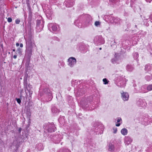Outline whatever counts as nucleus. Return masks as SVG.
Here are the masks:
<instances>
[{
    "mask_svg": "<svg viewBox=\"0 0 152 152\" xmlns=\"http://www.w3.org/2000/svg\"><path fill=\"white\" fill-rule=\"evenodd\" d=\"M27 48L26 53L28 54V56L30 57L32 55V52L33 50V48L34 46V40L31 37H29L28 40L26 41Z\"/></svg>",
    "mask_w": 152,
    "mask_h": 152,
    "instance_id": "f257e3e1",
    "label": "nucleus"
},
{
    "mask_svg": "<svg viewBox=\"0 0 152 152\" xmlns=\"http://www.w3.org/2000/svg\"><path fill=\"white\" fill-rule=\"evenodd\" d=\"M76 59L74 57H70L68 60V65L71 67H73L76 63Z\"/></svg>",
    "mask_w": 152,
    "mask_h": 152,
    "instance_id": "f03ea898",
    "label": "nucleus"
},
{
    "mask_svg": "<svg viewBox=\"0 0 152 152\" xmlns=\"http://www.w3.org/2000/svg\"><path fill=\"white\" fill-rule=\"evenodd\" d=\"M121 97L122 99L124 101H128L129 99V96L128 94L126 92H125L122 91L121 93Z\"/></svg>",
    "mask_w": 152,
    "mask_h": 152,
    "instance_id": "7ed1b4c3",
    "label": "nucleus"
},
{
    "mask_svg": "<svg viewBox=\"0 0 152 152\" xmlns=\"http://www.w3.org/2000/svg\"><path fill=\"white\" fill-rule=\"evenodd\" d=\"M24 86H25L26 88L27 89V91H28L29 96L31 95L32 93V91L30 90V89H29L28 88V87L30 88L31 86V85H28V87L27 86V80L26 79L24 80Z\"/></svg>",
    "mask_w": 152,
    "mask_h": 152,
    "instance_id": "20e7f679",
    "label": "nucleus"
},
{
    "mask_svg": "<svg viewBox=\"0 0 152 152\" xmlns=\"http://www.w3.org/2000/svg\"><path fill=\"white\" fill-rule=\"evenodd\" d=\"M56 129V127L55 126L53 123L49 124L48 127V131L49 132H54Z\"/></svg>",
    "mask_w": 152,
    "mask_h": 152,
    "instance_id": "39448f33",
    "label": "nucleus"
},
{
    "mask_svg": "<svg viewBox=\"0 0 152 152\" xmlns=\"http://www.w3.org/2000/svg\"><path fill=\"white\" fill-rule=\"evenodd\" d=\"M121 79L118 84V86L120 87H123L125 86V83L126 81L125 78L123 77Z\"/></svg>",
    "mask_w": 152,
    "mask_h": 152,
    "instance_id": "423d86ee",
    "label": "nucleus"
},
{
    "mask_svg": "<svg viewBox=\"0 0 152 152\" xmlns=\"http://www.w3.org/2000/svg\"><path fill=\"white\" fill-rule=\"evenodd\" d=\"M43 20H37V29H38V28L40 27V26H41L40 27L42 28L43 26Z\"/></svg>",
    "mask_w": 152,
    "mask_h": 152,
    "instance_id": "0eeeda50",
    "label": "nucleus"
},
{
    "mask_svg": "<svg viewBox=\"0 0 152 152\" xmlns=\"http://www.w3.org/2000/svg\"><path fill=\"white\" fill-rule=\"evenodd\" d=\"M132 141V139L129 137H126L125 140V142L126 145H128Z\"/></svg>",
    "mask_w": 152,
    "mask_h": 152,
    "instance_id": "6e6552de",
    "label": "nucleus"
},
{
    "mask_svg": "<svg viewBox=\"0 0 152 152\" xmlns=\"http://www.w3.org/2000/svg\"><path fill=\"white\" fill-rule=\"evenodd\" d=\"M48 26L49 27V29L50 27H51L52 30L53 31H55L57 30V27L55 25H53V24L50 23L48 24Z\"/></svg>",
    "mask_w": 152,
    "mask_h": 152,
    "instance_id": "1a4fd4ad",
    "label": "nucleus"
},
{
    "mask_svg": "<svg viewBox=\"0 0 152 152\" xmlns=\"http://www.w3.org/2000/svg\"><path fill=\"white\" fill-rule=\"evenodd\" d=\"M121 121V118H118L115 119V122H116V121H117L116 122V124H115L116 126H119L121 124L119 122Z\"/></svg>",
    "mask_w": 152,
    "mask_h": 152,
    "instance_id": "9d476101",
    "label": "nucleus"
},
{
    "mask_svg": "<svg viewBox=\"0 0 152 152\" xmlns=\"http://www.w3.org/2000/svg\"><path fill=\"white\" fill-rule=\"evenodd\" d=\"M114 145L111 143H110L108 145V151H112L114 150Z\"/></svg>",
    "mask_w": 152,
    "mask_h": 152,
    "instance_id": "9b49d317",
    "label": "nucleus"
},
{
    "mask_svg": "<svg viewBox=\"0 0 152 152\" xmlns=\"http://www.w3.org/2000/svg\"><path fill=\"white\" fill-rule=\"evenodd\" d=\"M52 112L53 113H57L59 112V110L55 106L52 107L51 109Z\"/></svg>",
    "mask_w": 152,
    "mask_h": 152,
    "instance_id": "f8f14e48",
    "label": "nucleus"
},
{
    "mask_svg": "<svg viewBox=\"0 0 152 152\" xmlns=\"http://www.w3.org/2000/svg\"><path fill=\"white\" fill-rule=\"evenodd\" d=\"M52 14V12L51 11H49L48 12H47L46 14V16L49 19H51Z\"/></svg>",
    "mask_w": 152,
    "mask_h": 152,
    "instance_id": "ddd939ff",
    "label": "nucleus"
},
{
    "mask_svg": "<svg viewBox=\"0 0 152 152\" xmlns=\"http://www.w3.org/2000/svg\"><path fill=\"white\" fill-rule=\"evenodd\" d=\"M127 130L125 128H123L121 130V134L124 135H126L127 134Z\"/></svg>",
    "mask_w": 152,
    "mask_h": 152,
    "instance_id": "4468645a",
    "label": "nucleus"
},
{
    "mask_svg": "<svg viewBox=\"0 0 152 152\" xmlns=\"http://www.w3.org/2000/svg\"><path fill=\"white\" fill-rule=\"evenodd\" d=\"M134 69L133 67L131 65H128L126 66V69L129 71H131Z\"/></svg>",
    "mask_w": 152,
    "mask_h": 152,
    "instance_id": "2eb2a0df",
    "label": "nucleus"
},
{
    "mask_svg": "<svg viewBox=\"0 0 152 152\" xmlns=\"http://www.w3.org/2000/svg\"><path fill=\"white\" fill-rule=\"evenodd\" d=\"M98 40L100 44H102L104 43V40L101 36L99 37Z\"/></svg>",
    "mask_w": 152,
    "mask_h": 152,
    "instance_id": "dca6fc26",
    "label": "nucleus"
},
{
    "mask_svg": "<svg viewBox=\"0 0 152 152\" xmlns=\"http://www.w3.org/2000/svg\"><path fill=\"white\" fill-rule=\"evenodd\" d=\"M109 1L111 3L110 4L114 5L116 4V3L117 1V0H109Z\"/></svg>",
    "mask_w": 152,
    "mask_h": 152,
    "instance_id": "f3484780",
    "label": "nucleus"
},
{
    "mask_svg": "<svg viewBox=\"0 0 152 152\" xmlns=\"http://www.w3.org/2000/svg\"><path fill=\"white\" fill-rule=\"evenodd\" d=\"M118 60L117 59H116L115 58H113L111 60L112 63L114 64L118 63Z\"/></svg>",
    "mask_w": 152,
    "mask_h": 152,
    "instance_id": "a211bd4d",
    "label": "nucleus"
},
{
    "mask_svg": "<svg viewBox=\"0 0 152 152\" xmlns=\"http://www.w3.org/2000/svg\"><path fill=\"white\" fill-rule=\"evenodd\" d=\"M147 90L148 91L152 90V85H150L148 86L147 87Z\"/></svg>",
    "mask_w": 152,
    "mask_h": 152,
    "instance_id": "6ab92c4d",
    "label": "nucleus"
},
{
    "mask_svg": "<svg viewBox=\"0 0 152 152\" xmlns=\"http://www.w3.org/2000/svg\"><path fill=\"white\" fill-rule=\"evenodd\" d=\"M21 49L19 48L16 51V53H18L19 55L21 54Z\"/></svg>",
    "mask_w": 152,
    "mask_h": 152,
    "instance_id": "aec40b11",
    "label": "nucleus"
},
{
    "mask_svg": "<svg viewBox=\"0 0 152 152\" xmlns=\"http://www.w3.org/2000/svg\"><path fill=\"white\" fill-rule=\"evenodd\" d=\"M103 81L104 84H107L108 83V81L106 78H104L103 79Z\"/></svg>",
    "mask_w": 152,
    "mask_h": 152,
    "instance_id": "412c9836",
    "label": "nucleus"
},
{
    "mask_svg": "<svg viewBox=\"0 0 152 152\" xmlns=\"http://www.w3.org/2000/svg\"><path fill=\"white\" fill-rule=\"evenodd\" d=\"M133 56L134 58L136 59H137L138 57V54L136 52L134 53Z\"/></svg>",
    "mask_w": 152,
    "mask_h": 152,
    "instance_id": "4be33fe9",
    "label": "nucleus"
},
{
    "mask_svg": "<svg viewBox=\"0 0 152 152\" xmlns=\"http://www.w3.org/2000/svg\"><path fill=\"white\" fill-rule=\"evenodd\" d=\"M113 133L114 134L116 133L117 131V129L116 127H113Z\"/></svg>",
    "mask_w": 152,
    "mask_h": 152,
    "instance_id": "5701e85b",
    "label": "nucleus"
},
{
    "mask_svg": "<svg viewBox=\"0 0 152 152\" xmlns=\"http://www.w3.org/2000/svg\"><path fill=\"white\" fill-rule=\"evenodd\" d=\"M115 58L117 59L118 61L119 60V55L118 54H115Z\"/></svg>",
    "mask_w": 152,
    "mask_h": 152,
    "instance_id": "b1692460",
    "label": "nucleus"
},
{
    "mask_svg": "<svg viewBox=\"0 0 152 152\" xmlns=\"http://www.w3.org/2000/svg\"><path fill=\"white\" fill-rule=\"evenodd\" d=\"M100 23L99 21H96L95 22V25L96 26H98L100 25Z\"/></svg>",
    "mask_w": 152,
    "mask_h": 152,
    "instance_id": "393cba45",
    "label": "nucleus"
},
{
    "mask_svg": "<svg viewBox=\"0 0 152 152\" xmlns=\"http://www.w3.org/2000/svg\"><path fill=\"white\" fill-rule=\"evenodd\" d=\"M60 152H70V151L68 149H64L61 150Z\"/></svg>",
    "mask_w": 152,
    "mask_h": 152,
    "instance_id": "a878e982",
    "label": "nucleus"
},
{
    "mask_svg": "<svg viewBox=\"0 0 152 152\" xmlns=\"http://www.w3.org/2000/svg\"><path fill=\"white\" fill-rule=\"evenodd\" d=\"M7 21L9 23H10L12 21V19L10 17H9L7 18Z\"/></svg>",
    "mask_w": 152,
    "mask_h": 152,
    "instance_id": "bb28decb",
    "label": "nucleus"
},
{
    "mask_svg": "<svg viewBox=\"0 0 152 152\" xmlns=\"http://www.w3.org/2000/svg\"><path fill=\"white\" fill-rule=\"evenodd\" d=\"M15 99L16 100L17 102L19 103V104H20V103H21V100L19 98H16Z\"/></svg>",
    "mask_w": 152,
    "mask_h": 152,
    "instance_id": "cd10ccee",
    "label": "nucleus"
},
{
    "mask_svg": "<svg viewBox=\"0 0 152 152\" xmlns=\"http://www.w3.org/2000/svg\"><path fill=\"white\" fill-rule=\"evenodd\" d=\"M20 22V20L18 19H17L15 20V22L16 24H18Z\"/></svg>",
    "mask_w": 152,
    "mask_h": 152,
    "instance_id": "c85d7f7f",
    "label": "nucleus"
},
{
    "mask_svg": "<svg viewBox=\"0 0 152 152\" xmlns=\"http://www.w3.org/2000/svg\"><path fill=\"white\" fill-rule=\"evenodd\" d=\"M118 19H113V23H116L117 22H118Z\"/></svg>",
    "mask_w": 152,
    "mask_h": 152,
    "instance_id": "c756f323",
    "label": "nucleus"
},
{
    "mask_svg": "<svg viewBox=\"0 0 152 152\" xmlns=\"http://www.w3.org/2000/svg\"><path fill=\"white\" fill-rule=\"evenodd\" d=\"M21 130V128H20L18 129V131L19 132V134H20Z\"/></svg>",
    "mask_w": 152,
    "mask_h": 152,
    "instance_id": "7c9ffc66",
    "label": "nucleus"
},
{
    "mask_svg": "<svg viewBox=\"0 0 152 152\" xmlns=\"http://www.w3.org/2000/svg\"><path fill=\"white\" fill-rule=\"evenodd\" d=\"M17 56L15 55H14L13 57V58L15 59H16L17 58Z\"/></svg>",
    "mask_w": 152,
    "mask_h": 152,
    "instance_id": "2f4dec72",
    "label": "nucleus"
},
{
    "mask_svg": "<svg viewBox=\"0 0 152 152\" xmlns=\"http://www.w3.org/2000/svg\"><path fill=\"white\" fill-rule=\"evenodd\" d=\"M48 95L49 96H50V97H51V94L50 93V92H48Z\"/></svg>",
    "mask_w": 152,
    "mask_h": 152,
    "instance_id": "473e14b6",
    "label": "nucleus"
},
{
    "mask_svg": "<svg viewBox=\"0 0 152 152\" xmlns=\"http://www.w3.org/2000/svg\"><path fill=\"white\" fill-rule=\"evenodd\" d=\"M23 44L22 43H21L20 45V47L21 48L23 47Z\"/></svg>",
    "mask_w": 152,
    "mask_h": 152,
    "instance_id": "72a5a7b5",
    "label": "nucleus"
},
{
    "mask_svg": "<svg viewBox=\"0 0 152 152\" xmlns=\"http://www.w3.org/2000/svg\"><path fill=\"white\" fill-rule=\"evenodd\" d=\"M16 45L17 47L19 45V44L18 43H17Z\"/></svg>",
    "mask_w": 152,
    "mask_h": 152,
    "instance_id": "f704fd0d",
    "label": "nucleus"
},
{
    "mask_svg": "<svg viewBox=\"0 0 152 152\" xmlns=\"http://www.w3.org/2000/svg\"><path fill=\"white\" fill-rule=\"evenodd\" d=\"M149 18V17H148H148L145 19L146 20H147Z\"/></svg>",
    "mask_w": 152,
    "mask_h": 152,
    "instance_id": "c9c22d12",
    "label": "nucleus"
},
{
    "mask_svg": "<svg viewBox=\"0 0 152 152\" xmlns=\"http://www.w3.org/2000/svg\"><path fill=\"white\" fill-rule=\"evenodd\" d=\"M12 51H15V49H13V50H12Z\"/></svg>",
    "mask_w": 152,
    "mask_h": 152,
    "instance_id": "e433bc0d",
    "label": "nucleus"
},
{
    "mask_svg": "<svg viewBox=\"0 0 152 152\" xmlns=\"http://www.w3.org/2000/svg\"><path fill=\"white\" fill-rule=\"evenodd\" d=\"M147 92V91H146V92H143V93H145Z\"/></svg>",
    "mask_w": 152,
    "mask_h": 152,
    "instance_id": "4c0bfd02",
    "label": "nucleus"
},
{
    "mask_svg": "<svg viewBox=\"0 0 152 152\" xmlns=\"http://www.w3.org/2000/svg\"><path fill=\"white\" fill-rule=\"evenodd\" d=\"M99 49H100V50H101V49H102L101 48H99Z\"/></svg>",
    "mask_w": 152,
    "mask_h": 152,
    "instance_id": "58836bf2",
    "label": "nucleus"
},
{
    "mask_svg": "<svg viewBox=\"0 0 152 152\" xmlns=\"http://www.w3.org/2000/svg\"><path fill=\"white\" fill-rule=\"evenodd\" d=\"M135 26L136 27H137V25H135Z\"/></svg>",
    "mask_w": 152,
    "mask_h": 152,
    "instance_id": "ea45409f",
    "label": "nucleus"
}]
</instances>
